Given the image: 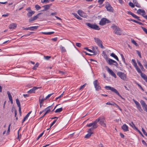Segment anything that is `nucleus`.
<instances>
[{"label": "nucleus", "mask_w": 147, "mask_h": 147, "mask_svg": "<svg viewBox=\"0 0 147 147\" xmlns=\"http://www.w3.org/2000/svg\"><path fill=\"white\" fill-rule=\"evenodd\" d=\"M44 131L43 132H42V133H41L38 136V137H37V138H36V140H38L43 135V133H44Z\"/></svg>", "instance_id": "46"}, {"label": "nucleus", "mask_w": 147, "mask_h": 147, "mask_svg": "<svg viewBox=\"0 0 147 147\" xmlns=\"http://www.w3.org/2000/svg\"><path fill=\"white\" fill-rule=\"evenodd\" d=\"M60 48L61 51L62 53H63V52L64 53V52H65L66 51V50L65 49V48L64 47L62 46V45H61Z\"/></svg>", "instance_id": "28"}, {"label": "nucleus", "mask_w": 147, "mask_h": 147, "mask_svg": "<svg viewBox=\"0 0 147 147\" xmlns=\"http://www.w3.org/2000/svg\"><path fill=\"white\" fill-rule=\"evenodd\" d=\"M47 111L45 113L44 115L41 117L40 118L43 117L45 115H47L48 113L50 111V109L49 108L47 109Z\"/></svg>", "instance_id": "35"}, {"label": "nucleus", "mask_w": 147, "mask_h": 147, "mask_svg": "<svg viewBox=\"0 0 147 147\" xmlns=\"http://www.w3.org/2000/svg\"><path fill=\"white\" fill-rule=\"evenodd\" d=\"M107 71L109 73L115 78H116V76L114 72L108 67H107Z\"/></svg>", "instance_id": "14"}, {"label": "nucleus", "mask_w": 147, "mask_h": 147, "mask_svg": "<svg viewBox=\"0 0 147 147\" xmlns=\"http://www.w3.org/2000/svg\"><path fill=\"white\" fill-rule=\"evenodd\" d=\"M129 5L130 7L132 8L134 7L135 6L134 4L132 2H129Z\"/></svg>", "instance_id": "47"}, {"label": "nucleus", "mask_w": 147, "mask_h": 147, "mask_svg": "<svg viewBox=\"0 0 147 147\" xmlns=\"http://www.w3.org/2000/svg\"><path fill=\"white\" fill-rule=\"evenodd\" d=\"M9 15V14L8 13H7L6 14H3L2 16V17H7Z\"/></svg>", "instance_id": "61"}, {"label": "nucleus", "mask_w": 147, "mask_h": 147, "mask_svg": "<svg viewBox=\"0 0 147 147\" xmlns=\"http://www.w3.org/2000/svg\"><path fill=\"white\" fill-rule=\"evenodd\" d=\"M51 106H49L47 107V108L45 109L44 110H43L42 111H40V114H41L43 112L46 111L47 109H49V108H51Z\"/></svg>", "instance_id": "44"}, {"label": "nucleus", "mask_w": 147, "mask_h": 147, "mask_svg": "<svg viewBox=\"0 0 147 147\" xmlns=\"http://www.w3.org/2000/svg\"><path fill=\"white\" fill-rule=\"evenodd\" d=\"M136 130L142 136L144 137L143 135L139 130L138 129Z\"/></svg>", "instance_id": "59"}, {"label": "nucleus", "mask_w": 147, "mask_h": 147, "mask_svg": "<svg viewBox=\"0 0 147 147\" xmlns=\"http://www.w3.org/2000/svg\"><path fill=\"white\" fill-rule=\"evenodd\" d=\"M105 7L108 11L111 12L113 11V9L109 3H107Z\"/></svg>", "instance_id": "13"}, {"label": "nucleus", "mask_w": 147, "mask_h": 147, "mask_svg": "<svg viewBox=\"0 0 147 147\" xmlns=\"http://www.w3.org/2000/svg\"><path fill=\"white\" fill-rule=\"evenodd\" d=\"M98 122H99V123L101 125L104 127H106V120L104 117H98L93 122L87 124L86 126L88 127H91L93 126L94 128L96 129L98 127V125L97 123Z\"/></svg>", "instance_id": "1"}, {"label": "nucleus", "mask_w": 147, "mask_h": 147, "mask_svg": "<svg viewBox=\"0 0 147 147\" xmlns=\"http://www.w3.org/2000/svg\"><path fill=\"white\" fill-rule=\"evenodd\" d=\"M117 75L122 80L125 81L127 80V78L126 75L123 73L121 71H118L117 73Z\"/></svg>", "instance_id": "4"}, {"label": "nucleus", "mask_w": 147, "mask_h": 147, "mask_svg": "<svg viewBox=\"0 0 147 147\" xmlns=\"http://www.w3.org/2000/svg\"><path fill=\"white\" fill-rule=\"evenodd\" d=\"M133 100L136 106L139 110L141 112L143 111L140 103L137 101L133 99Z\"/></svg>", "instance_id": "12"}, {"label": "nucleus", "mask_w": 147, "mask_h": 147, "mask_svg": "<svg viewBox=\"0 0 147 147\" xmlns=\"http://www.w3.org/2000/svg\"><path fill=\"white\" fill-rule=\"evenodd\" d=\"M105 88L107 90H110L112 92L115 93L117 94L122 99L124 100L125 99L123 98L119 94L117 90L115 89L113 87H112L109 86H106L105 87Z\"/></svg>", "instance_id": "2"}, {"label": "nucleus", "mask_w": 147, "mask_h": 147, "mask_svg": "<svg viewBox=\"0 0 147 147\" xmlns=\"http://www.w3.org/2000/svg\"><path fill=\"white\" fill-rule=\"evenodd\" d=\"M120 135L121 136V138H124V135L123 134L120 133Z\"/></svg>", "instance_id": "63"}, {"label": "nucleus", "mask_w": 147, "mask_h": 147, "mask_svg": "<svg viewBox=\"0 0 147 147\" xmlns=\"http://www.w3.org/2000/svg\"><path fill=\"white\" fill-rule=\"evenodd\" d=\"M73 14L75 16V17L77 18V19H78V20H82V18L80 17H79V16L77 14L75 13H73Z\"/></svg>", "instance_id": "30"}, {"label": "nucleus", "mask_w": 147, "mask_h": 147, "mask_svg": "<svg viewBox=\"0 0 147 147\" xmlns=\"http://www.w3.org/2000/svg\"><path fill=\"white\" fill-rule=\"evenodd\" d=\"M111 56L113 57L117 61H119V59L117 57L114 53H112L111 54Z\"/></svg>", "instance_id": "26"}, {"label": "nucleus", "mask_w": 147, "mask_h": 147, "mask_svg": "<svg viewBox=\"0 0 147 147\" xmlns=\"http://www.w3.org/2000/svg\"><path fill=\"white\" fill-rule=\"evenodd\" d=\"M86 24L88 27L97 30L100 29L98 26L96 24H93L90 23H86Z\"/></svg>", "instance_id": "5"}, {"label": "nucleus", "mask_w": 147, "mask_h": 147, "mask_svg": "<svg viewBox=\"0 0 147 147\" xmlns=\"http://www.w3.org/2000/svg\"><path fill=\"white\" fill-rule=\"evenodd\" d=\"M78 14L81 17H82L83 18H86L87 17V15L82 11L81 10H78Z\"/></svg>", "instance_id": "11"}, {"label": "nucleus", "mask_w": 147, "mask_h": 147, "mask_svg": "<svg viewBox=\"0 0 147 147\" xmlns=\"http://www.w3.org/2000/svg\"><path fill=\"white\" fill-rule=\"evenodd\" d=\"M132 61L133 63V65L134 66V67L135 68L137 67L138 66L135 60L134 59H132Z\"/></svg>", "instance_id": "36"}, {"label": "nucleus", "mask_w": 147, "mask_h": 147, "mask_svg": "<svg viewBox=\"0 0 147 147\" xmlns=\"http://www.w3.org/2000/svg\"><path fill=\"white\" fill-rule=\"evenodd\" d=\"M114 33L117 35H120L122 33V31L121 29L116 26L114 25L113 26Z\"/></svg>", "instance_id": "3"}, {"label": "nucleus", "mask_w": 147, "mask_h": 147, "mask_svg": "<svg viewBox=\"0 0 147 147\" xmlns=\"http://www.w3.org/2000/svg\"><path fill=\"white\" fill-rule=\"evenodd\" d=\"M51 6V4H48L42 6V7H44V9L41 11H45L48 9Z\"/></svg>", "instance_id": "18"}, {"label": "nucleus", "mask_w": 147, "mask_h": 147, "mask_svg": "<svg viewBox=\"0 0 147 147\" xmlns=\"http://www.w3.org/2000/svg\"><path fill=\"white\" fill-rule=\"evenodd\" d=\"M10 126H11V124H10L9 125L8 128V129H7V133L6 134V135H9V132H10Z\"/></svg>", "instance_id": "39"}, {"label": "nucleus", "mask_w": 147, "mask_h": 147, "mask_svg": "<svg viewBox=\"0 0 147 147\" xmlns=\"http://www.w3.org/2000/svg\"><path fill=\"white\" fill-rule=\"evenodd\" d=\"M109 64L110 65H113L117 67L118 65V64L115 61L111 59H109L108 60H106Z\"/></svg>", "instance_id": "8"}, {"label": "nucleus", "mask_w": 147, "mask_h": 147, "mask_svg": "<svg viewBox=\"0 0 147 147\" xmlns=\"http://www.w3.org/2000/svg\"><path fill=\"white\" fill-rule=\"evenodd\" d=\"M84 53L86 54V55H88L90 56L95 55L96 54V52L95 51H93V52H92L93 53V54H90L86 52H84Z\"/></svg>", "instance_id": "32"}, {"label": "nucleus", "mask_w": 147, "mask_h": 147, "mask_svg": "<svg viewBox=\"0 0 147 147\" xmlns=\"http://www.w3.org/2000/svg\"><path fill=\"white\" fill-rule=\"evenodd\" d=\"M137 13L139 14L142 15V16L145 14V11L141 9H138L137 11Z\"/></svg>", "instance_id": "16"}, {"label": "nucleus", "mask_w": 147, "mask_h": 147, "mask_svg": "<svg viewBox=\"0 0 147 147\" xmlns=\"http://www.w3.org/2000/svg\"><path fill=\"white\" fill-rule=\"evenodd\" d=\"M86 85V84H85L81 86L79 90H81L83 88H84V87H85V86Z\"/></svg>", "instance_id": "54"}, {"label": "nucleus", "mask_w": 147, "mask_h": 147, "mask_svg": "<svg viewBox=\"0 0 147 147\" xmlns=\"http://www.w3.org/2000/svg\"><path fill=\"white\" fill-rule=\"evenodd\" d=\"M53 94V93H52L51 94H49L45 98V100L47 99L48 98L50 97Z\"/></svg>", "instance_id": "50"}, {"label": "nucleus", "mask_w": 147, "mask_h": 147, "mask_svg": "<svg viewBox=\"0 0 147 147\" xmlns=\"http://www.w3.org/2000/svg\"><path fill=\"white\" fill-rule=\"evenodd\" d=\"M34 13V11L32 10L29 11H28V13L27 14V16L28 17H30L32 16V15Z\"/></svg>", "instance_id": "21"}, {"label": "nucleus", "mask_w": 147, "mask_h": 147, "mask_svg": "<svg viewBox=\"0 0 147 147\" xmlns=\"http://www.w3.org/2000/svg\"><path fill=\"white\" fill-rule=\"evenodd\" d=\"M140 103L143 109L147 106V105L146 104L144 100H141Z\"/></svg>", "instance_id": "24"}, {"label": "nucleus", "mask_w": 147, "mask_h": 147, "mask_svg": "<svg viewBox=\"0 0 147 147\" xmlns=\"http://www.w3.org/2000/svg\"><path fill=\"white\" fill-rule=\"evenodd\" d=\"M39 64L37 63L33 67V69H36L37 67L38 66Z\"/></svg>", "instance_id": "48"}, {"label": "nucleus", "mask_w": 147, "mask_h": 147, "mask_svg": "<svg viewBox=\"0 0 147 147\" xmlns=\"http://www.w3.org/2000/svg\"><path fill=\"white\" fill-rule=\"evenodd\" d=\"M133 17H134V18H136L137 19V20H140V19H139V17H138V16H137L135 14L134 15V16Z\"/></svg>", "instance_id": "52"}, {"label": "nucleus", "mask_w": 147, "mask_h": 147, "mask_svg": "<svg viewBox=\"0 0 147 147\" xmlns=\"http://www.w3.org/2000/svg\"><path fill=\"white\" fill-rule=\"evenodd\" d=\"M31 112L32 111H30L24 117L23 119L22 120V122H24L26 120V119H28V117L29 116L30 114H31Z\"/></svg>", "instance_id": "23"}, {"label": "nucleus", "mask_w": 147, "mask_h": 147, "mask_svg": "<svg viewBox=\"0 0 147 147\" xmlns=\"http://www.w3.org/2000/svg\"><path fill=\"white\" fill-rule=\"evenodd\" d=\"M142 78L145 80V81L147 82V76L145 74L144 75V76H143Z\"/></svg>", "instance_id": "40"}, {"label": "nucleus", "mask_w": 147, "mask_h": 147, "mask_svg": "<svg viewBox=\"0 0 147 147\" xmlns=\"http://www.w3.org/2000/svg\"><path fill=\"white\" fill-rule=\"evenodd\" d=\"M16 102L18 107H21L20 104L19 99L17 98L16 99Z\"/></svg>", "instance_id": "38"}, {"label": "nucleus", "mask_w": 147, "mask_h": 147, "mask_svg": "<svg viewBox=\"0 0 147 147\" xmlns=\"http://www.w3.org/2000/svg\"><path fill=\"white\" fill-rule=\"evenodd\" d=\"M34 19H33V18H32L30 19H29V22H32L33 21H34Z\"/></svg>", "instance_id": "62"}, {"label": "nucleus", "mask_w": 147, "mask_h": 147, "mask_svg": "<svg viewBox=\"0 0 147 147\" xmlns=\"http://www.w3.org/2000/svg\"><path fill=\"white\" fill-rule=\"evenodd\" d=\"M76 45L78 47H80L81 46V44L80 43H76Z\"/></svg>", "instance_id": "56"}, {"label": "nucleus", "mask_w": 147, "mask_h": 147, "mask_svg": "<svg viewBox=\"0 0 147 147\" xmlns=\"http://www.w3.org/2000/svg\"><path fill=\"white\" fill-rule=\"evenodd\" d=\"M93 84L96 90H99L101 89V88L99 85V83L97 80L93 82Z\"/></svg>", "instance_id": "9"}, {"label": "nucleus", "mask_w": 147, "mask_h": 147, "mask_svg": "<svg viewBox=\"0 0 147 147\" xmlns=\"http://www.w3.org/2000/svg\"><path fill=\"white\" fill-rule=\"evenodd\" d=\"M121 128L124 131H129L128 126L125 124H123L121 126Z\"/></svg>", "instance_id": "17"}, {"label": "nucleus", "mask_w": 147, "mask_h": 147, "mask_svg": "<svg viewBox=\"0 0 147 147\" xmlns=\"http://www.w3.org/2000/svg\"><path fill=\"white\" fill-rule=\"evenodd\" d=\"M39 88L34 86L32 89L28 91L27 93L29 94L34 93L35 92V91L37 90Z\"/></svg>", "instance_id": "15"}, {"label": "nucleus", "mask_w": 147, "mask_h": 147, "mask_svg": "<svg viewBox=\"0 0 147 147\" xmlns=\"http://www.w3.org/2000/svg\"><path fill=\"white\" fill-rule=\"evenodd\" d=\"M45 100L44 98H42L41 99H40V98L39 99V101L40 104V108H41L42 106L43 105V103L44 100Z\"/></svg>", "instance_id": "22"}, {"label": "nucleus", "mask_w": 147, "mask_h": 147, "mask_svg": "<svg viewBox=\"0 0 147 147\" xmlns=\"http://www.w3.org/2000/svg\"><path fill=\"white\" fill-rule=\"evenodd\" d=\"M49 0H44L43 1H41V2L42 3H48L49 2Z\"/></svg>", "instance_id": "58"}, {"label": "nucleus", "mask_w": 147, "mask_h": 147, "mask_svg": "<svg viewBox=\"0 0 147 147\" xmlns=\"http://www.w3.org/2000/svg\"><path fill=\"white\" fill-rule=\"evenodd\" d=\"M7 94L8 95V97L9 100H10L11 99H12V96H11V95L10 92H9V91H8L7 92Z\"/></svg>", "instance_id": "37"}, {"label": "nucleus", "mask_w": 147, "mask_h": 147, "mask_svg": "<svg viewBox=\"0 0 147 147\" xmlns=\"http://www.w3.org/2000/svg\"><path fill=\"white\" fill-rule=\"evenodd\" d=\"M54 33V32H42V33L43 34H44L47 35H50L53 34Z\"/></svg>", "instance_id": "27"}, {"label": "nucleus", "mask_w": 147, "mask_h": 147, "mask_svg": "<svg viewBox=\"0 0 147 147\" xmlns=\"http://www.w3.org/2000/svg\"><path fill=\"white\" fill-rule=\"evenodd\" d=\"M131 41L132 43L135 45L136 46L138 45V44L136 43V42L134 39H132L131 40Z\"/></svg>", "instance_id": "42"}, {"label": "nucleus", "mask_w": 147, "mask_h": 147, "mask_svg": "<svg viewBox=\"0 0 147 147\" xmlns=\"http://www.w3.org/2000/svg\"><path fill=\"white\" fill-rule=\"evenodd\" d=\"M142 29L147 34V29L144 27H142Z\"/></svg>", "instance_id": "55"}, {"label": "nucleus", "mask_w": 147, "mask_h": 147, "mask_svg": "<svg viewBox=\"0 0 147 147\" xmlns=\"http://www.w3.org/2000/svg\"><path fill=\"white\" fill-rule=\"evenodd\" d=\"M137 54H138V56H139V57L141 58L142 57H141V53H140V52L139 51H137Z\"/></svg>", "instance_id": "60"}, {"label": "nucleus", "mask_w": 147, "mask_h": 147, "mask_svg": "<svg viewBox=\"0 0 147 147\" xmlns=\"http://www.w3.org/2000/svg\"><path fill=\"white\" fill-rule=\"evenodd\" d=\"M104 0H98V2L100 4H102Z\"/></svg>", "instance_id": "57"}, {"label": "nucleus", "mask_w": 147, "mask_h": 147, "mask_svg": "<svg viewBox=\"0 0 147 147\" xmlns=\"http://www.w3.org/2000/svg\"><path fill=\"white\" fill-rule=\"evenodd\" d=\"M136 70H137V72L140 74V76L142 77L143 76H144V75L145 74L144 73H142L140 69L138 68V66L136 67L135 68Z\"/></svg>", "instance_id": "19"}, {"label": "nucleus", "mask_w": 147, "mask_h": 147, "mask_svg": "<svg viewBox=\"0 0 147 147\" xmlns=\"http://www.w3.org/2000/svg\"><path fill=\"white\" fill-rule=\"evenodd\" d=\"M133 2L135 6L138 7H140V4L137 2V0H133Z\"/></svg>", "instance_id": "25"}, {"label": "nucleus", "mask_w": 147, "mask_h": 147, "mask_svg": "<svg viewBox=\"0 0 147 147\" xmlns=\"http://www.w3.org/2000/svg\"><path fill=\"white\" fill-rule=\"evenodd\" d=\"M91 127H92L91 128L88 129V134L85 136V138H89L91 136L92 134L93 133L92 132V131L95 129V128H94V127L93 126H92Z\"/></svg>", "instance_id": "7"}, {"label": "nucleus", "mask_w": 147, "mask_h": 147, "mask_svg": "<svg viewBox=\"0 0 147 147\" xmlns=\"http://www.w3.org/2000/svg\"><path fill=\"white\" fill-rule=\"evenodd\" d=\"M16 26L17 25L16 24L12 23L9 25V28L10 29H14L16 28Z\"/></svg>", "instance_id": "20"}, {"label": "nucleus", "mask_w": 147, "mask_h": 147, "mask_svg": "<svg viewBox=\"0 0 147 147\" xmlns=\"http://www.w3.org/2000/svg\"><path fill=\"white\" fill-rule=\"evenodd\" d=\"M63 110L62 108L61 107L60 108L57 109L55 111L56 113H60Z\"/></svg>", "instance_id": "33"}, {"label": "nucleus", "mask_w": 147, "mask_h": 147, "mask_svg": "<svg viewBox=\"0 0 147 147\" xmlns=\"http://www.w3.org/2000/svg\"><path fill=\"white\" fill-rule=\"evenodd\" d=\"M142 130L144 135L147 137V133L145 130L143 128H142Z\"/></svg>", "instance_id": "51"}, {"label": "nucleus", "mask_w": 147, "mask_h": 147, "mask_svg": "<svg viewBox=\"0 0 147 147\" xmlns=\"http://www.w3.org/2000/svg\"><path fill=\"white\" fill-rule=\"evenodd\" d=\"M94 40L95 42L98 46L100 47L102 49L104 48V47L102 45V42L99 39L97 38H95Z\"/></svg>", "instance_id": "6"}, {"label": "nucleus", "mask_w": 147, "mask_h": 147, "mask_svg": "<svg viewBox=\"0 0 147 147\" xmlns=\"http://www.w3.org/2000/svg\"><path fill=\"white\" fill-rule=\"evenodd\" d=\"M106 104L107 105H113V104H115V102H112L111 103L110 102H108L106 103Z\"/></svg>", "instance_id": "45"}, {"label": "nucleus", "mask_w": 147, "mask_h": 147, "mask_svg": "<svg viewBox=\"0 0 147 147\" xmlns=\"http://www.w3.org/2000/svg\"><path fill=\"white\" fill-rule=\"evenodd\" d=\"M40 13H38L37 15L34 16V17H33L32 18H33L34 20H36L38 18V16L40 15Z\"/></svg>", "instance_id": "43"}, {"label": "nucleus", "mask_w": 147, "mask_h": 147, "mask_svg": "<svg viewBox=\"0 0 147 147\" xmlns=\"http://www.w3.org/2000/svg\"><path fill=\"white\" fill-rule=\"evenodd\" d=\"M84 49L87 50L88 51L90 52H93V51L92 50H91V49H89L87 47H86V48H84Z\"/></svg>", "instance_id": "53"}, {"label": "nucleus", "mask_w": 147, "mask_h": 147, "mask_svg": "<svg viewBox=\"0 0 147 147\" xmlns=\"http://www.w3.org/2000/svg\"><path fill=\"white\" fill-rule=\"evenodd\" d=\"M129 125L133 128V129L136 130L138 128L135 126L133 122L129 124Z\"/></svg>", "instance_id": "29"}, {"label": "nucleus", "mask_w": 147, "mask_h": 147, "mask_svg": "<svg viewBox=\"0 0 147 147\" xmlns=\"http://www.w3.org/2000/svg\"><path fill=\"white\" fill-rule=\"evenodd\" d=\"M38 28V26H34L30 27L29 28H30V30H34L37 29Z\"/></svg>", "instance_id": "34"}, {"label": "nucleus", "mask_w": 147, "mask_h": 147, "mask_svg": "<svg viewBox=\"0 0 147 147\" xmlns=\"http://www.w3.org/2000/svg\"><path fill=\"white\" fill-rule=\"evenodd\" d=\"M45 58L46 60H48L49 59V58L51 57L50 56H45Z\"/></svg>", "instance_id": "64"}, {"label": "nucleus", "mask_w": 147, "mask_h": 147, "mask_svg": "<svg viewBox=\"0 0 147 147\" xmlns=\"http://www.w3.org/2000/svg\"><path fill=\"white\" fill-rule=\"evenodd\" d=\"M143 63L144 67L147 69V62L145 59H144L143 60Z\"/></svg>", "instance_id": "31"}, {"label": "nucleus", "mask_w": 147, "mask_h": 147, "mask_svg": "<svg viewBox=\"0 0 147 147\" xmlns=\"http://www.w3.org/2000/svg\"><path fill=\"white\" fill-rule=\"evenodd\" d=\"M33 32H29L28 33H27V34H26V35H24V36H25V37H26V36H29L30 34H32Z\"/></svg>", "instance_id": "49"}, {"label": "nucleus", "mask_w": 147, "mask_h": 147, "mask_svg": "<svg viewBox=\"0 0 147 147\" xmlns=\"http://www.w3.org/2000/svg\"><path fill=\"white\" fill-rule=\"evenodd\" d=\"M35 8L37 10H39L40 9L41 7L38 5H35Z\"/></svg>", "instance_id": "41"}, {"label": "nucleus", "mask_w": 147, "mask_h": 147, "mask_svg": "<svg viewBox=\"0 0 147 147\" xmlns=\"http://www.w3.org/2000/svg\"><path fill=\"white\" fill-rule=\"evenodd\" d=\"M109 22V21L106 18H103L101 19L99 22V24L101 25H104L106 23Z\"/></svg>", "instance_id": "10"}]
</instances>
